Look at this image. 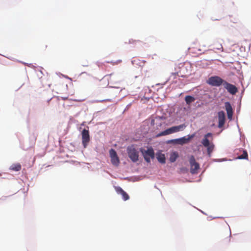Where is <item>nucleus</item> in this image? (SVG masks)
Wrapping results in <instances>:
<instances>
[{
	"label": "nucleus",
	"mask_w": 251,
	"mask_h": 251,
	"mask_svg": "<svg viewBox=\"0 0 251 251\" xmlns=\"http://www.w3.org/2000/svg\"><path fill=\"white\" fill-rule=\"evenodd\" d=\"M77 130L80 132V135L81 136V144L83 149H86L89 146L92 137L90 136L89 127L85 128L77 127Z\"/></svg>",
	"instance_id": "nucleus-1"
},
{
	"label": "nucleus",
	"mask_w": 251,
	"mask_h": 251,
	"mask_svg": "<svg viewBox=\"0 0 251 251\" xmlns=\"http://www.w3.org/2000/svg\"><path fill=\"white\" fill-rule=\"evenodd\" d=\"M139 151L141 152L145 161L147 163H151V160L155 158V152L151 146L148 147L147 149L143 147H141L139 149Z\"/></svg>",
	"instance_id": "nucleus-2"
},
{
	"label": "nucleus",
	"mask_w": 251,
	"mask_h": 251,
	"mask_svg": "<svg viewBox=\"0 0 251 251\" xmlns=\"http://www.w3.org/2000/svg\"><path fill=\"white\" fill-rule=\"evenodd\" d=\"M184 100L187 105L189 106H193V109L200 107L203 105L204 102L198 99L194 95H187L184 97Z\"/></svg>",
	"instance_id": "nucleus-3"
},
{
	"label": "nucleus",
	"mask_w": 251,
	"mask_h": 251,
	"mask_svg": "<svg viewBox=\"0 0 251 251\" xmlns=\"http://www.w3.org/2000/svg\"><path fill=\"white\" fill-rule=\"evenodd\" d=\"M225 81L226 79L218 75H212L206 79V83L211 87L220 88L223 86Z\"/></svg>",
	"instance_id": "nucleus-4"
},
{
	"label": "nucleus",
	"mask_w": 251,
	"mask_h": 251,
	"mask_svg": "<svg viewBox=\"0 0 251 251\" xmlns=\"http://www.w3.org/2000/svg\"><path fill=\"white\" fill-rule=\"evenodd\" d=\"M126 152L128 157L133 163H136L139 160V152L134 145L128 146L126 148Z\"/></svg>",
	"instance_id": "nucleus-5"
},
{
	"label": "nucleus",
	"mask_w": 251,
	"mask_h": 251,
	"mask_svg": "<svg viewBox=\"0 0 251 251\" xmlns=\"http://www.w3.org/2000/svg\"><path fill=\"white\" fill-rule=\"evenodd\" d=\"M189 162L190 165V173L192 175L197 174L198 170L200 169V165L196 161L194 155H191L189 157Z\"/></svg>",
	"instance_id": "nucleus-6"
},
{
	"label": "nucleus",
	"mask_w": 251,
	"mask_h": 251,
	"mask_svg": "<svg viewBox=\"0 0 251 251\" xmlns=\"http://www.w3.org/2000/svg\"><path fill=\"white\" fill-rule=\"evenodd\" d=\"M223 86L224 89L226 90L227 92L231 95H235L238 91V88L235 85L228 82L226 80Z\"/></svg>",
	"instance_id": "nucleus-7"
},
{
	"label": "nucleus",
	"mask_w": 251,
	"mask_h": 251,
	"mask_svg": "<svg viewBox=\"0 0 251 251\" xmlns=\"http://www.w3.org/2000/svg\"><path fill=\"white\" fill-rule=\"evenodd\" d=\"M224 108L226 112L227 119L229 121L234 120L233 118V110L231 103L229 101H226L224 103Z\"/></svg>",
	"instance_id": "nucleus-8"
},
{
	"label": "nucleus",
	"mask_w": 251,
	"mask_h": 251,
	"mask_svg": "<svg viewBox=\"0 0 251 251\" xmlns=\"http://www.w3.org/2000/svg\"><path fill=\"white\" fill-rule=\"evenodd\" d=\"M218 124L216 126L218 128H222L225 124L226 115L223 110H220L217 113Z\"/></svg>",
	"instance_id": "nucleus-9"
},
{
	"label": "nucleus",
	"mask_w": 251,
	"mask_h": 251,
	"mask_svg": "<svg viewBox=\"0 0 251 251\" xmlns=\"http://www.w3.org/2000/svg\"><path fill=\"white\" fill-rule=\"evenodd\" d=\"M209 138H210L211 140L213 138V134L211 132H207L203 135L201 140V143L203 146H207L209 143H211Z\"/></svg>",
	"instance_id": "nucleus-10"
},
{
	"label": "nucleus",
	"mask_w": 251,
	"mask_h": 251,
	"mask_svg": "<svg viewBox=\"0 0 251 251\" xmlns=\"http://www.w3.org/2000/svg\"><path fill=\"white\" fill-rule=\"evenodd\" d=\"M206 147V151H203V154L206 153V155L208 158H210L212 156V152L215 151V146L213 142H211V143H209L207 146H204Z\"/></svg>",
	"instance_id": "nucleus-11"
},
{
	"label": "nucleus",
	"mask_w": 251,
	"mask_h": 251,
	"mask_svg": "<svg viewBox=\"0 0 251 251\" xmlns=\"http://www.w3.org/2000/svg\"><path fill=\"white\" fill-rule=\"evenodd\" d=\"M156 158L161 164H165L166 163V157L161 150H158L156 152Z\"/></svg>",
	"instance_id": "nucleus-12"
},
{
	"label": "nucleus",
	"mask_w": 251,
	"mask_h": 251,
	"mask_svg": "<svg viewBox=\"0 0 251 251\" xmlns=\"http://www.w3.org/2000/svg\"><path fill=\"white\" fill-rule=\"evenodd\" d=\"M173 133H174V129L173 126H171L169 128H168L164 130L160 131V132L157 133L155 136L156 137H158L162 136H166L167 135Z\"/></svg>",
	"instance_id": "nucleus-13"
},
{
	"label": "nucleus",
	"mask_w": 251,
	"mask_h": 251,
	"mask_svg": "<svg viewBox=\"0 0 251 251\" xmlns=\"http://www.w3.org/2000/svg\"><path fill=\"white\" fill-rule=\"evenodd\" d=\"M178 157V153L176 151L172 150L170 153L169 160L171 163H173L175 162Z\"/></svg>",
	"instance_id": "nucleus-14"
},
{
	"label": "nucleus",
	"mask_w": 251,
	"mask_h": 251,
	"mask_svg": "<svg viewBox=\"0 0 251 251\" xmlns=\"http://www.w3.org/2000/svg\"><path fill=\"white\" fill-rule=\"evenodd\" d=\"M22 169V166L19 163H13L9 167V170L18 172Z\"/></svg>",
	"instance_id": "nucleus-15"
},
{
	"label": "nucleus",
	"mask_w": 251,
	"mask_h": 251,
	"mask_svg": "<svg viewBox=\"0 0 251 251\" xmlns=\"http://www.w3.org/2000/svg\"><path fill=\"white\" fill-rule=\"evenodd\" d=\"M173 126V128L174 129V133H176L178 131L183 130L186 127V126L185 124H180L179 125L174 126Z\"/></svg>",
	"instance_id": "nucleus-16"
},
{
	"label": "nucleus",
	"mask_w": 251,
	"mask_h": 251,
	"mask_svg": "<svg viewBox=\"0 0 251 251\" xmlns=\"http://www.w3.org/2000/svg\"><path fill=\"white\" fill-rule=\"evenodd\" d=\"M111 164L115 166H118L120 164V161L118 156H114L110 158Z\"/></svg>",
	"instance_id": "nucleus-17"
},
{
	"label": "nucleus",
	"mask_w": 251,
	"mask_h": 251,
	"mask_svg": "<svg viewBox=\"0 0 251 251\" xmlns=\"http://www.w3.org/2000/svg\"><path fill=\"white\" fill-rule=\"evenodd\" d=\"M238 159H244V160H248L249 159L248 154V152L246 150L243 149V152L242 154L239 156L238 157Z\"/></svg>",
	"instance_id": "nucleus-18"
},
{
	"label": "nucleus",
	"mask_w": 251,
	"mask_h": 251,
	"mask_svg": "<svg viewBox=\"0 0 251 251\" xmlns=\"http://www.w3.org/2000/svg\"><path fill=\"white\" fill-rule=\"evenodd\" d=\"M223 49V48L222 44H219L217 47L214 48L213 49H209L207 50H206L204 52H203V53H205V52H209L210 53H213V50H222Z\"/></svg>",
	"instance_id": "nucleus-19"
},
{
	"label": "nucleus",
	"mask_w": 251,
	"mask_h": 251,
	"mask_svg": "<svg viewBox=\"0 0 251 251\" xmlns=\"http://www.w3.org/2000/svg\"><path fill=\"white\" fill-rule=\"evenodd\" d=\"M137 43H141L145 45L146 47H148L147 43L143 42L140 40H134L133 39H130L128 42V43L129 44H136Z\"/></svg>",
	"instance_id": "nucleus-20"
},
{
	"label": "nucleus",
	"mask_w": 251,
	"mask_h": 251,
	"mask_svg": "<svg viewBox=\"0 0 251 251\" xmlns=\"http://www.w3.org/2000/svg\"><path fill=\"white\" fill-rule=\"evenodd\" d=\"M114 188L118 195L122 194L125 190L120 186H114Z\"/></svg>",
	"instance_id": "nucleus-21"
},
{
	"label": "nucleus",
	"mask_w": 251,
	"mask_h": 251,
	"mask_svg": "<svg viewBox=\"0 0 251 251\" xmlns=\"http://www.w3.org/2000/svg\"><path fill=\"white\" fill-rule=\"evenodd\" d=\"M120 195L122 196V200L124 201H126L130 199L129 195L125 191Z\"/></svg>",
	"instance_id": "nucleus-22"
},
{
	"label": "nucleus",
	"mask_w": 251,
	"mask_h": 251,
	"mask_svg": "<svg viewBox=\"0 0 251 251\" xmlns=\"http://www.w3.org/2000/svg\"><path fill=\"white\" fill-rule=\"evenodd\" d=\"M109 156L110 158L118 155L115 149L110 148L109 150Z\"/></svg>",
	"instance_id": "nucleus-23"
},
{
	"label": "nucleus",
	"mask_w": 251,
	"mask_h": 251,
	"mask_svg": "<svg viewBox=\"0 0 251 251\" xmlns=\"http://www.w3.org/2000/svg\"><path fill=\"white\" fill-rule=\"evenodd\" d=\"M178 75V72L172 73L171 74V75L169 76V78L168 79L167 81L171 80L172 82H173L174 81V79L176 78V76Z\"/></svg>",
	"instance_id": "nucleus-24"
},
{
	"label": "nucleus",
	"mask_w": 251,
	"mask_h": 251,
	"mask_svg": "<svg viewBox=\"0 0 251 251\" xmlns=\"http://www.w3.org/2000/svg\"><path fill=\"white\" fill-rule=\"evenodd\" d=\"M177 140L178 141V144H182L186 142V141L188 140V139L186 138V136H183L177 138Z\"/></svg>",
	"instance_id": "nucleus-25"
},
{
	"label": "nucleus",
	"mask_w": 251,
	"mask_h": 251,
	"mask_svg": "<svg viewBox=\"0 0 251 251\" xmlns=\"http://www.w3.org/2000/svg\"><path fill=\"white\" fill-rule=\"evenodd\" d=\"M131 63L133 65H137L139 66H142L141 64L140 60L139 59H135L131 61Z\"/></svg>",
	"instance_id": "nucleus-26"
},
{
	"label": "nucleus",
	"mask_w": 251,
	"mask_h": 251,
	"mask_svg": "<svg viewBox=\"0 0 251 251\" xmlns=\"http://www.w3.org/2000/svg\"><path fill=\"white\" fill-rule=\"evenodd\" d=\"M155 119L157 120H159V121L165 120H166V116H165L164 115H161V116L156 115L155 117Z\"/></svg>",
	"instance_id": "nucleus-27"
},
{
	"label": "nucleus",
	"mask_w": 251,
	"mask_h": 251,
	"mask_svg": "<svg viewBox=\"0 0 251 251\" xmlns=\"http://www.w3.org/2000/svg\"><path fill=\"white\" fill-rule=\"evenodd\" d=\"M167 143H174V144H178V141L177 140V138L176 139H172L170 140H168L167 141Z\"/></svg>",
	"instance_id": "nucleus-28"
},
{
	"label": "nucleus",
	"mask_w": 251,
	"mask_h": 251,
	"mask_svg": "<svg viewBox=\"0 0 251 251\" xmlns=\"http://www.w3.org/2000/svg\"><path fill=\"white\" fill-rule=\"evenodd\" d=\"M20 62L24 64V65H27L28 66L31 67V68H36V66L33 65V64L32 63H26V62H23L22 61H19Z\"/></svg>",
	"instance_id": "nucleus-29"
},
{
	"label": "nucleus",
	"mask_w": 251,
	"mask_h": 251,
	"mask_svg": "<svg viewBox=\"0 0 251 251\" xmlns=\"http://www.w3.org/2000/svg\"><path fill=\"white\" fill-rule=\"evenodd\" d=\"M132 105V103L130 102L129 103H128L126 106V107H125V108L124 109L123 112V113H125L127 111H128L131 107Z\"/></svg>",
	"instance_id": "nucleus-30"
},
{
	"label": "nucleus",
	"mask_w": 251,
	"mask_h": 251,
	"mask_svg": "<svg viewBox=\"0 0 251 251\" xmlns=\"http://www.w3.org/2000/svg\"><path fill=\"white\" fill-rule=\"evenodd\" d=\"M241 104H240V103H238V106L236 108V113L237 115H238L240 114L241 111ZM237 117H238V116H237Z\"/></svg>",
	"instance_id": "nucleus-31"
},
{
	"label": "nucleus",
	"mask_w": 251,
	"mask_h": 251,
	"mask_svg": "<svg viewBox=\"0 0 251 251\" xmlns=\"http://www.w3.org/2000/svg\"><path fill=\"white\" fill-rule=\"evenodd\" d=\"M180 171L183 173H186L188 172V171L189 170L186 167H182L180 168Z\"/></svg>",
	"instance_id": "nucleus-32"
},
{
	"label": "nucleus",
	"mask_w": 251,
	"mask_h": 251,
	"mask_svg": "<svg viewBox=\"0 0 251 251\" xmlns=\"http://www.w3.org/2000/svg\"><path fill=\"white\" fill-rule=\"evenodd\" d=\"M236 123L237 127L238 128V132L240 133V137H241L242 136V135H241V129H240V128L238 125V117H236Z\"/></svg>",
	"instance_id": "nucleus-33"
},
{
	"label": "nucleus",
	"mask_w": 251,
	"mask_h": 251,
	"mask_svg": "<svg viewBox=\"0 0 251 251\" xmlns=\"http://www.w3.org/2000/svg\"><path fill=\"white\" fill-rule=\"evenodd\" d=\"M244 91H245L244 89L242 91V92L241 93L240 96L238 99V103H240V104H241V100H242V97L244 95Z\"/></svg>",
	"instance_id": "nucleus-34"
},
{
	"label": "nucleus",
	"mask_w": 251,
	"mask_h": 251,
	"mask_svg": "<svg viewBox=\"0 0 251 251\" xmlns=\"http://www.w3.org/2000/svg\"><path fill=\"white\" fill-rule=\"evenodd\" d=\"M86 123H87V122H86V121L82 122L81 123L80 126L79 127H81L82 128H85L87 126H88L87 125H86Z\"/></svg>",
	"instance_id": "nucleus-35"
},
{
	"label": "nucleus",
	"mask_w": 251,
	"mask_h": 251,
	"mask_svg": "<svg viewBox=\"0 0 251 251\" xmlns=\"http://www.w3.org/2000/svg\"><path fill=\"white\" fill-rule=\"evenodd\" d=\"M228 160L226 158H217V162H222L224 161H226Z\"/></svg>",
	"instance_id": "nucleus-36"
},
{
	"label": "nucleus",
	"mask_w": 251,
	"mask_h": 251,
	"mask_svg": "<svg viewBox=\"0 0 251 251\" xmlns=\"http://www.w3.org/2000/svg\"><path fill=\"white\" fill-rule=\"evenodd\" d=\"M217 218H223V217H212L210 216L207 217V220L208 221H211L213 219H217Z\"/></svg>",
	"instance_id": "nucleus-37"
},
{
	"label": "nucleus",
	"mask_w": 251,
	"mask_h": 251,
	"mask_svg": "<svg viewBox=\"0 0 251 251\" xmlns=\"http://www.w3.org/2000/svg\"><path fill=\"white\" fill-rule=\"evenodd\" d=\"M164 123H162L161 122H160L159 123L156 122V125L157 126V128L158 129L159 127H161L164 125Z\"/></svg>",
	"instance_id": "nucleus-38"
},
{
	"label": "nucleus",
	"mask_w": 251,
	"mask_h": 251,
	"mask_svg": "<svg viewBox=\"0 0 251 251\" xmlns=\"http://www.w3.org/2000/svg\"><path fill=\"white\" fill-rule=\"evenodd\" d=\"M156 119L154 118H153L151 120V122H150V125L151 126H153L155 125H156V123L155 122V120Z\"/></svg>",
	"instance_id": "nucleus-39"
},
{
	"label": "nucleus",
	"mask_w": 251,
	"mask_h": 251,
	"mask_svg": "<svg viewBox=\"0 0 251 251\" xmlns=\"http://www.w3.org/2000/svg\"><path fill=\"white\" fill-rule=\"evenodd\" d=\"M59 74H61L63 77H64L66 79H69L71 81L72 80V78L71 77H70L69 76H68L67 75L62 74L60 73H59Z\"/></svg>",
	"instance_id": "nucleus-40"
},
{
	"label": "nucleus",
	"mask_w": 251,
	"mask_h": 251,
	"mask_svg": "<svg viewBox=\"0 0 251 251\" xmlns=\"http://www.w3.org/2000/svg\"><path fill=\"white\" fill-rule=\"evenodd\" d=\"M197 66L203 68L205 67L204 64L202 62V61H200V62H198Z\"/></svg>",
	"instance_id": "nucleus-41"
},
{
	"label": "nucleus",
	"mask_w": 251,
	"mask_h": 251,
	"mask_svg": "<svg viewBox=\"0 0 251 251\" xmlns=\"http://www.w3.org/2000/svg\"><path fill=\"white\" fill-rule=\"evenodd\" d=\"M229 125H228V124H227V125H226V126L224 125L223 126V127H222V128H220V129H223V130H225V129H226L228 128L229 127Z\"/></svg>",
	"instance_id": "nucleus-42"
},
{
	"label": "nucleus",
	"mask_w": 251,
	"mask_h": 251,
	"mask_svg": "<svg viewBox=\"0 0 251 251\" xmlns=\"http://www.w3.org/2000/svg\"><path fill=\"white\" fill-rule=\"evenodd\" d=\"M104 100H93V102H104Z\"/></svg>",
	"instance_id": "nucleus-43"
},
{
	"label": "nucleus",
	"mask_w": 251,
	"mask_h": 251,
	"mask_svg": "<svg viewBox=\"0 0 251 251\" xmlns=\"http://www.w3.org/2000/svg\"><path fill=\"white\" fill-rule=\"evenodd\" d=\"M140 180H141V178H140V176H138L136 177V179H135L132 180V181L133 182H135V181H139Z\"/></svg>",
	"instance_id": "nucleus-44"
},
{
	"label": "nucleus",
	"mask_w": 251,
	"mask_h": 251,
	"mask_svg": "<svg viewBox=\"0 0 251 251\" xmlns=\"http://www.w3.org/2000/svg\"><path fill=\"white\" fill-rule=\"evenodd\" d=\"M103 100H104V101H112V100L111 99H103Z\"/></svg>",
	"instance_id": "nucleus-45"
},
{
	"label": "nucleus",
	"mask_w": 251,
	"mask_h": 251,
	"mask_svg": "<svg viewBox=\"0 0 251 251\" xmlns=\"http://www.w3.org/2000/svg\"><path fill=\"white\" fill-rule=\"evenodd\" d=\"M197 209H198L199 211H201V213H202L203 214L205 215H207V214H206L205 212L203 211L202 210H200V209H198V208H197Z\"/></svg>",
	"instance_id": "nucleus-46"
},
{
	"label": "nucleus",
	"mask_w": 251,
	"mask_h": 251,
	"mask_svg": "<svg viewBox=\"0 0 251 251\" xmlns=\"http://www.w3.org/2000/svg\"><path fill=\"white\" fill-rule=\"evenodd\" d=\"M74 100L75 101H82L84 100V99H83V100L74 99Z\"/></svg>",
	"instance_id": "nucleus-47"
},
{
	"label": "nucleus",
	"mask_w": 251,
	"mask_h": 251,
	"mask_svg": "<svg viewBox=\"0 0 251 251\" xmlns=\"http://www.w3.org/2000/svg\"><path fill=\"white\" fill-rule=\"evenodd\" d=\"M223 129H221L220 131H219V132L216 133V134L217 135H220L223 132Z\"/></svg>",
	"instance_id": "nucleus-48"
},
{
	"label": "nucleus",
	"mask_w": 251,
	"mask_h": 251,
	"mask_svg": "<svg viewBox=\"0 0 251 251\" xmlns=\"http://www.w3.org/2000/svg\"><path fill=\"white\" fill-rule=\"evenodd\" d=\"M109 88H115V89H120V87H116V86H109Z\"/></svg>",
	"instance_id": "nucleus-49"
},
{
	"label": "nucleus",
	"mask_w": 251,
	"mask_h": 251,
	"mask_svg": "<svg viewBox=\"0 0 251 251\" xmlns=\"http://www.w3.org/2000/svg\"><path fill=\"white\" fill-rule=\"evenodd\" d=\"M8 175L7 174H4V176H2L1 177L2 179H6L7 177V176H8Z\"/></svg>",
	"instance_id": "nucleus-50"
},
{
	"label": "nucleus",
	"mask_w": 251,
	"mask_h": 251,
	"mask_svg": "<svg viewBox=\"0 0 251 251\" xmlns=\"http://www.w3.org/2000/svg\"><path fill=\"white\" fill-rule=\"evenodd\" d=\"M87 74V75H90L89 74H88V73H87V72H81V73H80V75H82V74Z\"/></svg>",
	"instance_id": "nucleus-51"
},
{
	"label": "nucleus",
	"mask_w": 251,
	"mask_h": 251,
	"mask_svg": "<svg viewBox=\"0 0 251 251\" xmlns=\"http://www.w3.org/2000/svg\"><path fill=\"white\" fill-rule=\"evenodd\" d=\"M211 20L213 21L220 20L219 19H213V18H211Z\"/></svg>",
	"instance_id": "nucleus-52"
},
{
	"label": "nucleus",
	"mask_w": 251,
	"mask_h": 251,
	"mask_svg": "<svg viewBox=\"0 0 251 251\" xmlns=\"http://www.w3.org/2000/svg\"><path fill=\"white\" fill-rule=\"evenodd\" d=\"M212 162H217V159L213 158L212 159Z\"/></svg>",
	"instance_id": "nucleus-53"
},
{
	"label": "nucleus",
	"mask_w": 251,
	"mask_h": 251,
	"mask_svg": "<svg viewBox=\"0 0 251 251\" xmlns=\"http://www.w3.org/2000/svg\"><path fill=\"white\" fill-rule=\"evenodd\" d=\"M68 99V97H62V99L63 100H66Z\"/></svg>",
	"instance_id": "nucleus-54"
},
{
	"label": "nucleus",
	"mask_w": 251,
	"mask_h": 251,
	"mask_svg": "<svg viewBox=\"0 0 251 251\" xmlns=\"http://www.w3.org/2000/svg\"><path fill=\"white\" fill-rule=\"evenodd\" d=\"M128 178H129V177H123V178H122V179H125V180H126V179H128Z\"/></svg>",
	"instance_id": "nucleus-55"
},
{
	"label": "nucleus",
	"mask_w": 251,
	"mask_h": 251,
	"mask_svg": "<svg viewBox=\"0 0 251 251\" xmlns=\"http://www.w3.org/2000/svg\"><path fill=\"white\" fill-rule=\"evenodd\" d=\"M83 67H87L88 66V65H86V64H84V65H82Z\"/></svg>",
	"instance_id": "nucleus-56"
},
{
	"label": "nucleus",
	"mask_w": 251,
	"mask_h": 251,
	"mask_svg": "<svg viewBox=\"0 0 251 251\" xmlns=\"http://www.w3.org/2000/svg\"><path fill=\"white\" fill-rule=\"evenodd\" d=\"M83 67H87L88 66V65H86V64H84V65H82Z\"/></svg>",
	"instance_id": "nucleus-57"
},
{
	"label": "nucleus",
	"mask_w": 251,
	"mask_h": 251,
	"mask_svg": "<svg viewBox=\"0 0 251 251\" xmlns=\"http://www.w3.org/2000/svg\"><path fill=\"white\" fill-rule=\"evenodd\" d=\"M117 62H122V60L119 59L117 61Z\"/></svg>",
	"instance_id": "nucleus-58"
},
{
	"label": "nucleus",
	"mask_w": 251,
	"mask_h": 251,
	"mask_svg": "<svg viewBox=\"0 0 251 251\" xmlns=\"http://www.w3.org/2000/svg\"><path fill=\"white\" fill-rule=\"evenodd\" d=\"M51 100V98H50V99L48 100H47V102H49L50 101V100Z\"/></svg>",
	"instance_id": "nucleus-59"
},
{
	"label": "nucleus",
	"mask_w": 251,
	"mask_h": 251,
	"mask_svg": "<svg viewBox=\"0 0 251 251\" xmlns=\"http://www.w3.org/2000/svg\"><path fill=\"white\" fill-rule=\"evenodd\" d=\"M28 147H27V148H26V149H25V148H24V149H23V150H27V149H28Z\"/></svg>",
	"instance_id": "nucleus-60"
},
{
	"label": "nucleus",
	"mask_w": 251,
	"mask_h": 251,
	"mask_svg": "<svg viewBox=\"0 0 251 251\" xmlns=\"http://www.w3.org/2000/svg\"><path fill=\"white\" fill-rule=\"evenodd\" d=\"M106 62H107V63H113L112 61H106Z\"/></svg>",
	"instance_id": "nucleus-61"
},
{
	"label": "nucleus",
	"mask_w": 251,
	"mask_h": 251,
	"mask_svg": "<svg viewBox=\"0 0 251 251\" xmlns=\"http://www.w3.org/2000/svg\"><path fill=\"white\" fill-rule=\"evenodd\" d=\"M194 134H193L191 135V136H190V137H193V136H194Z\"/></svg>",
	"instance_id": "nucleus-62"
},
{
	"label": "nucleus",
	"mask_w": 251,
	"mask_h": 251,
	"mask_svg": "<svg viewBox=\"0 0 251 251\" xmlns=\"http://www.w3.org/2000/svg\"><path fill=\"white\" fill-rule=\"evenodd\" d=\"M91 122H89L88 123V124L89 125V124H91Z\"/></svg>",
	"instance_id": "nucleus-63"
},
{
	"label": "nucleus",
	"mask_w": 251,
	"mask_h": 251,
	"mask_svg": "<svg viewBox=\"0 0 251 251\" xmlns=\"http://www.w3.org/2000/svg\"><path fill=\"white\" fill-rule=\"evenodd\" d=\"M40 72H41V74H43V72H42V71H41V70H40Z\"/></svg>",
	"instance_id": "nucleus-64"
}]
</instances>
